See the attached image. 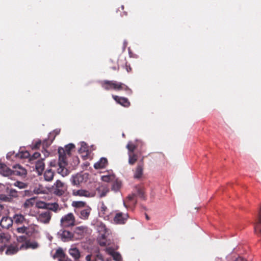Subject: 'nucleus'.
I'll use <instances>...</instances> for the list:
<instances>
[{"instance_id": "nucleus-1", "label": "nucleus", "mask_w": 261, "mask_h": 261, "mask_svg": "<svg viewBox=\"0 0 261 261\" xmlns=\"http://www.w3.org/2000/svg\"><path fill=\"white\" fill-rule=\"evenodd\" d=\"M74 147V145L70 143L65 146V148L59 147L58 149L59 161L57 172L62 176H65L69 174V170L65 168L67 165L66 156L70 155V151Z\"/></svg>"}, {"instance_id": "nucleus-2", "label": "nucleus", "mask_w": 261, "mask_h": 261, "mask_svg": "<svg viewBox=\"0 0 261 261\" xmlns=\"http://www.w3.org/2000/svg\"><path fill=\"white\" fill-rule=\"evenodd\" d=\"M96 229L100 236L98 240L99 245L101 246L109 245L110 243L107 240V237L110 233V230L102 222L97 223Z\"/></svg>"}, {"instance_id": "nucleus-3", "label": "nucleus", "mask_w": 261, "mask_h": 261, "mask_svg": "<svg viewBox=\"0 0 261 261\" xmlns=\"http://www.w3.org/2000/svg\"><path fill=\"white\" fill-rule=\"evenodd\" d=\"M101 86L105 90H124L125 91H129L131 92V90L125 84L120 82H117L114 81H108L105 80L101 83Z\"/></svg>"}, {"instance_id": "nucleus-4", "label": "nucleus", "mask_w": 261, "mask_h": 261, "mask_svg": "<svg viewBox=\"0 0 261 261\" xmlns=\"http://www.w3.org/2000/svg\"><path fill=\"white\" fill-rule=\"evenodd\" d=\"M61 225L63 227H68L75 225V218L72 213H68L61 219Z\"/></svg>"}, {"instance_id": "nucleus-5", "label": "nucleus", "mask_w": 261, "mask_h": 261, "mask_svg": "<svg viewBox=\"0 0 261 261\" xmlns=\"http://www.w3.org/2000/svg\"><path fill=\"white\" fill-rule=\"evenodd\" d=\"M88 175L86 173H77L72 176L71 182L74 186H79L87 178Z\"/></svg>"}, {"instance_id": "nucleus-6", "label": "nucleus", "mask_w": 261, "mask_h": 261, "mask_svg": "<svg viewBox=\"0 0 261 261\" xmlns=\"http://www.w3.org/2000/svg\"><path fill=\"white\" fill-rule=\"evenodd\" d=\"M57 237L62 241L66 242L73 240V234L69 231L61 229L57 233Z\"/></svg>"}, {"instance_id": "nucleus-7", "label": "nucleus", "mask_w": 261, "mask_h": 261, "mask_svg": "<svg viewBox=\"0 0 261 261\" xmlns=\"http://www.w3.org/2000/svg\"><path fill=\"white\" fill-rule=\"evenodd\" d=\"M91 208L89 206H85L82 210L76 211V215L81 219L84 220H88L91 212Z\"/></svg>"}, {"instance_id": "nucleus-8", "label": "nucleus", "mask_w": 261, "mask_h": 261, "mask_svg": "<svg viewBox=\"0 0 261 261\" xmlns=\"http://www.w3.org/2000/svg\"><path fill=\"white\" fill-rule=\"evenodd\" d=\"M51 217V213L48 211L40 213L38 216V220L41 223L47 224L49 222Z\"/></svg>"}, {"instance_id": "nucleus-9", "label": "nucleus", "mask_w": 261, "mask_h": 261, "mask_svg": "<svg viewBox=\"0 0 261 261\" xmlns=\"http://www.w3.org/2000/svg\"><path fill=\"white\" fill-rule=\"evenodd\" d=\"M14 170L13 175H17L22 178H24L27 174V171L25 169L20 165L17 164L13 166Z\"/></svg>"}, {"instance_id": "nucleus-10", "label": "nucleus", "mask_w": 261, "mask_h": 261, "mask_svg": "<svg viewBox=\"0 0 261 261\" xmlns=\"http://www.w3.org/2000/svg\"><path fill=\"white\" fill-rule=\"evenodd\" d=\"M72 194L74 196H84L86 197H93L95 195L94 193L83 189L73 190L72 191Z\"/></svg>"}, {"instance_id": "nucleus-11", "label": "nucleus", "mask_w": 261, "mask_h": 261, "mask_svg": "<svg viewBox=\"0 0 261 261\" xmlns=\"http://www.w3.org/2000/svg\"><path fill=\"white\" fill-rule=\"evenodd\" d=\"M47 153V155L44 154V158H41V160H38L36 162L35 169L38 174L40 175L42 174L45 167V164L43 162L44 159L48 155V153Z\"/></svg>"}, {"instance_id": "nucleus-12", "label": "nucleus", "mask_w": 261, "mask_h": 261, "mask_svg": "<svg viewBox=\"0 0 261 261\" xmlns=\"http://www.w3.org/2000/svg\"><path fill=\"white\" fill-rule=\"evenodd\" d=\"M254 228L255 233L261 236V206L259 211L257 221L254 223Z\"/></svg>"}, {"instance_id": "nucleus-13", "label": "nucleus", "mask_w": 261, "mask_h": 261, "mask_svg": "<svg viewBox=\"0 0 261 261\" xmlns=\"http://www.w3.org/2000/svg\"><path fill=\"white\" fill-rule=\"evenodd\" d=\"M127 217L128 215L127 214H123L122 213H118L116 214L114 218V221L116 223L123 224Z\"/></svg>"}, {"instance_id": "nucleus-14", "label": "nucleus", "mask_w": 261, "mask_h": 261, "mask_svg": "<svg viewBox=\"0 0 261 261\" xmlns=\"http://www.w3.org/2000/svg\"><path fill=\"white\" fill-rule=\"evenodd\" d=\"M13 171L5 164L0 163V173L5 176L13 175Z\"/></svg>"}, {"instance_id": "nucleus-15", "label": "nucleus", "mask_w": 261, "mask_h": 261, "mask_svg": "<svg viewBox=\"0 0 261 261\" xmlns=\"http://www.w3.org/2000/svg\"><path fill=\"white\" fill-rule=\"evenodd\" d=\"M13 220L8 217H4L1 219L0 225L3 228L8 229L12 225Z\"/></svg>"}, {"instance_id": "nucleus-16", "label": "nucleus", "mask_w": 261, "mask_h": 261, "mask_svg": "<svg viewBox=\"0 0 261 261\" xmlns=\"http://www.w3.org/2000/svg\"><path fill=\"white\" fill-rule=\"evenodd\" d=\"M106 251L109 254L113 256L114 260L115 261H121L122 257L120 254L117 252H115L113 249L108 247L106 249Z\"/></svg>"}, {"instance_id": "nucleus-17", "label": "nucleus", "mask_w": 261, "mask_h": 261, "mask_svg": "<svg viewBox=\"0 0 261 261\" xmlns=\"http://www.w3.org/2000/svg\"><path fill=\"white\" fill-rule=\"evenodd\" d=\"M113 98L118 103L120 104L121 105L127 107L129 106L130 103L128 100L127 98L125 97H119L118 96L116 95H112Z\"/></svg>"}, {"instance_id": "nucleus-18", "label": "nucleus", "mask_w": 261, "mask_h": 261, "mask_svg": "<svg viewBox=\"0 0 261 261\" xmlns=\"http://www.w3.org/2000/svg\"><path fill=\"white\" fill-rule=\"evenodd\" d=\"M39 247L38 244L34 241V242H26L24 244H22L20 247V249H28L29 248H31L32 249H35Z\"/></svg>"}, {"instance_id": "nucleus-19", "label": "nucleus", "mask_w": 261, "mask_h": 261, "mask_svg": "<svg viewBox=\"0 0 261 261\" xmlns=\"http://www.w3.org/2000/svg\"><path fill=\"white\" fill-rule=\"evenodd\" d=\"M108 161L105 158H101L99 161L96 162L94 165V167L96 169H102L106 167L107 165Z\"/></svg>"}, {"instance_id": "nucleus-20", "label": "nucleus", "mask_w": 261, "mask_h": 261, "mask_svg": "<svg viewBox=\"0 0 261 261\" xmlns=\"http://www.w3.org/2000/svg\"><path fill=\"white\" fill-rule=\"evenodd\" d=\"M72 205L74 207V212L76 213V211L77 210H82L85 208V206H88L85 202L83 201H73L72 203Z\"/></svg>"}, {"instance_id": "nucleus-21", "label": "nucleus", "mask_w": 261, "mask_h": 261, "mask_svg": "<svg viewBox=\"0 0 261 261\" xmlns=\"http://www.w3.org/2000/svg\"><path fill=\"white\" fill-rule=\"evenodd\" d=\"M55 173L51 169H47L44 173V180L46 181H51L54 177Z\"/></svg>"}, {"instance_id": "nucleus-22", "label": "nucleus", "mask_w": 261, "mask_h": 261, "mask_svg": "<svg viewBox=\"0 0 261 261\" xmlns=\"http://www.w3.org/2000/svg\"><path fill=\"white\" fill-rule=\"evenodd\" d=\"M25 221L24 216L21 214H15L13 217V222L17 225L23 224Z\"/></svg>"}, {"instance_id": "nucleus-23", "label": "nucleus", "mask_w": 261, "mask_h": 261, "mask_svg": "<svg viewBox=\"0 0 261 261\" xmlns=\"http://www.w3.org/2000/svg\"><path fill=\"white\" fill-rule=\"evenodd\" d=\"M96 191L99 195V197L101 198L105 196L109 191L108 188L101 186L96 189Z\"/></svg>"}, {"instance_id": "nucleus-24", "label": "nucleus", "mask_w": 261, "mask_h": 261, "mask_svg": "<svg viewBox=\"0 0 261 261\" xmlns=\"http://www.w3.org/2000/svg\"><path fill=\"white\" fill-rule=\"evenodd\" d=\"M59 204L57 202H48L47 210L51 211L55 213H57L61 210Z\"/></svg>"}, {"instance_id": "nucleus-25", "label": "nucleus", "mask_w": 261, "mask_h": 261, "mask_svg": "<svg viewBox=\"0 0 261 261\" xmlns=\"http://www.w3.org/2000/svg\"><path fill=\"white\" fill-rule=\"evenodd\" d=\"M136 196V194H132L129 195L127 197V201L129 203V207H135L137 204V201L135 197Z\"/></svg>"}, {"instance_id": "nucleus-26", "label": "nucleus", "mask_w": 261, "mask_h": 261, "mask_svg": "<svg viewBox=\"0 0 261 261\" xmlns=\"http://www.w3.org/2000/svg\"><path fill=\"white\" fill-rule=\"evenodd\" d=\"M142 174L143 166L142 165H138L134 173V178L139 179L141 177Z\"/></svg>"}, {"instance_id": "nucleus-27", "label": "nucleus", "mask_w": 261, "mask_h": 261, "mask_svg": "<svg viewBox=\"0 0 261 261\" xmlns=\"http://www.w3.org/2000/svg\"><path fill=\"white\" fill-rule=\"evenodd\" d=\"M69 253L75 259H77L80 257V252L76 248L69 249Z\"/></svg>"}, {"instance_id": "nucleus-28", "label": "nucleus", "mask_w": 261, "mask_h": 261, "mask_svg": "<svg viewBox=\"0 0 261 261\" xmlns=\"http://www.w3.org/2000/svg\"><path fill=\"white\" fill-rule=\"evenodd\" d=\"M128 163L130 165H133L138 160V156L134 153L128 152Z\"/></svg>"}, {"instance_id": "nucleus-29", "label": "nucleus", "mask_w": 261, "mask_h": 261, "mask_svg": "<svg viewBox=\"0 0 261 261\" xmlns=\"http://www.w3.org/2000/svg\"><path fill=\"white\" fill-rule=\"evenodd\" d=\"M18 251V248L16 246H10L8 247L6 253L8 255H12L16 253Z\"/></svg>"}, {"instance_id": "nucleus-30", "label": "nucleus", "mask_w": 261, "mask_h": 261, "mask_svg": "<svg viewBox=\"0 0 261 261\" xmlns=\"http://www.w3.org/2000/svg\"><path fill=\"white\" fill-rule=\"evenodd\" d=\"M107 207L105 205L103 202H101L100 203V208L99 212V215H106L107 217H108V215H107Z\"/></svg>"}, {"instance_id": "nucleus-31", "label": "nucleus", "mask_w": 261, "mask_h": 261, "mask_svg": "<svg viewBox=\"0 0 261 261\" xmlns=\"http://www.w3.org/2000/svg\"><path fill=\"white\" fill-rule=\"evenodd\" d=\"M87 227L84 226H78L75 228L74 232L79 235H82L87 230Z\"/></svg>"}, {"instance_id": "nucleus-32", "label": "nucleus", "mask_w": 261, "mask_h": 261, "mask_svg": "<svg viewBox=\"0 0 261 261\" xmlns=\"http://www.w3.org/2000/svg\"><path fill=\"white\" fill-rule=\"evenodd\" d=\"M121 181L117 179L113 182L112 187V190L115 192L118 191L121 188Z\"/></svg>"}, {"instance_id": "nucleus-33", "label": "nucleus", "mask_w": 261, "mask_h": 261, "mask_svg": "<svg viewBox=\"0 0 261 261\" xmlns=\"http://www.w3.org/2000/svg\"><path fill=\"white\" fill-rule=\"evenodd\" d=\"M53 257H54V258L60 257V258H63V257H65V254H64L62 249H61V248L58 249L56 250V253L54 255Z\"/></svg>"}, {"instance_id": "nucleus-34", "label": "nucleus", "mask_w": 261, "mask_h": 261, "mask_svg": "<svg viewBox=\"0 0 261 261\" xmlns=\"http://www.w3.org/2000/svg\"><path fill=\"white\" fill-rule=\"evenodd\" d=\"M60 129H55L52 133L49 134L48 139L50 141V143L53 141L55 138V137L60 133Z\"/></svg>"}, {"instance_id": "nucleus-35", "label": "nucleus", "mask_w": 261, "mask_h": 261, "mask_svg": "<svg viewBox=\"0 0 261 261\" xmlns=\"http://www.w3.org/2000/svg\"><path fill=\"white\" fill-rule=\"evenodd\" d=\"M52 189L53 193L57 196H61L64 193V188H57L53 186Z\"/></svg>"}, {"instance_id": "nucleus-36", "label": "nucleus", "mask_w": 261, "mask_h": 261, "mask_svg": "<svg viewBox=\"0 0 261 261\" xmlns=\"http://www.w3.org/2000/svg\"><path fill=\"white\" fill-rule=\"evenodd\" d=\"M126 148L128 150V152L134 153V151L136 149L137 146L132 142H129L127 144Z\"/></svg>"}, {"instance_id": "nucleus-37", "label": "nucleus", "mask_w": 261, "mask_h": 261, "mask_svg": "<svg viewBox=\"0 0 261 261\" xmlns=\"http://www.w3.org/2000/svg\"><path fill=\"white\" fill-rule=\"evenodd\" d=\"M48 202H45L43 201H39L37 203V206L39 208L46 209L48 208Z\"/></svg>"}, {"instance_id": "nucleus-38", "label": "nucleus", "mask_w": 261, "mask_h": 261, "mask_svg": "<svg viewBox=\"0 0 261 261\" xmlns=\"http://www.w3.org/2000/svg\"><path fill=\"white\" fill-rule=\"evenodd\" d=\"M28 230V228L27 227H25L24 226L19 227L16 228V230L18 233H25L27 234H29Z\"/></svg>"}, {"instance_id": "nucleus-39", "label": "nucleus", "mask_w": 261, "mask_h": 261, "mask_svg": "<svg viewBox=\"0 0 261 261\" xmlns=\"http://www.w3.org/2000/svg\"><path fill=\"white\" fill-rule=\"evenodd\" d=\"M101 179L105 182H110L114 179V176L113 175H103L101 176Z\"/></svg>"}, {"instance_id": "nucleus-40", "label": "nucleus", "mask_w": 261, "mask_h": 261, "mask_svg": "<svg viewBox=\"0 0 261 261\" xmlns=\"http://www.w3.org/2000/svg\"><path fill=\"white\" fill-rule=\"evenodd\" d=\"M7 192L9 194V195L10 196L13 197H17V192L15 190L13 189H7Z\"/></svg>"}, {"instance_id": "nucleus-41", "label": "nucleus", "mask_w": 261, "mask_h": 261, "mask_svg": "<svg viewBox=\"0 0 261 261\" xmlns=\"http://www.w3.org/2000/svg\"><path fill=\"white\" fill-rule=\"evenodd\" d=\"M16 156L20 158H28L30 156V154L28 151H21L19 154H16Z\"/></svg>"}, {"instance_id": "nucleus-42", "label": "nucleus", "mask_w": 261, "mask_h": 261, "mask_svg": "<svg viewBox=\"0 0 261 261\" xmlns=\"http://www.w3.org/2000/svg\"><path fill=\"white\" fill-rule=\"evenodd\" d=\"M14 185L16 187H18L19 189H25L27 187V185L24 182L21 181H16Z\"/></svg>"}, {"instance_id": "nucleus-43", "label": "nucleus", "mask_w": 261, "mask_h": 261, "mask_svg": "<svg viewBox=\"0 0 261 261\" xmlns=\"http://www.w3.org/2000/svg\"><path fill=\"white\" fill-rule=\"evenodd\" d=\"M137 195L141 198L144 199V195L143 190L140 188H137Z\"/></svg>"}, {"instance_id": "nucleus-44", "label": "nucleus", "mask_w": 261, "mask_h": 261, "mask_svg": "<svg viewBox=\"0 0 261 261\" xmlns=\"http://www.w3.org/2000/svg\"><path fill=\"white\" fill-rule=\"evenodd\" d=\"M54 188H64V184L59 180H57L54 184Z\"/></svg>"}, {"instance_id": "nucleus-45", "label": "nucleus", "mask_w": 261, "mask_h": 261, "mask_svg": "<svg viewBox=\"0 0 261 261\" xmlns=\"http://www.w3.org/2000/svg\"><path fill=\"white\" fill-rule=\"evenodd\" d=\"M87 150L86 143L83 142L81 143V148L79 149V151L81 153L85 152Z\"/></svg>"}, {"instance_id": "nucleus-46", "label": "nucleus", "mask_w": 261, "mask_h": 261, "mask_svg": "<svg viewBox=\"0 0 261 261\" xmlns=\"http://www.w3.org/2000/svg\"><path fill=\"white\" fill-rule=\"evenodd\" d=\"M40 156V153H39L38 152H36L34 153L32 156H30V160L33 161L35 159H37Z\"/></svg>"}, {"instance_id": "nucleus-47", "label": "nucleus", "mask_w": 261, "mask_h": 261, "mask_svg": "<svg viewBox=\"0 0 261 261\" xmlns=\"http://www.w3.org/2000/svg\"><path fill=\"white\" fill-rule=\"evenodd\" d=\"M17 240L19 242H26L27 237L25 236H20L17 237Z\"/></svg>"}, {"instance_id": "nucleus-48", "label": "nucleus", "mask_w": 261, "mask_h": 261, "mask_svg": "<svg viewBox=\"0 0 261 261\" xmlns=\"http://www.w3.org/2000/svg\"><path fill=\"white\" fill-rule=\"evenodd\" d=\"M1 199L4 200V201H9V199L10 198L6 195H1Z\"/></svg>"}, {"instance_id": "nucleus-49", "label": "nucleus", "mask_w": 261, "mask_h": 261, "mask_svg": "<svg viewBox=\"0 0 261 261\" xmlns=\"http://www.w3.org/2000/svg\"><path fill=\"white\" fill-rule=\"evenodd\" d=\"M96 257L99 260H100L101 261H104V259H103V258L102 257V255L101 254H100V253H98L96 255Z\"/></svg>"}, {"instance_id": "nucleus-50", "label": "nucleus", "mask_w": 261, "mask_h": 261, "mask_svg": "<svg viewBox=\"0 0 261 261\" xmlns=\"http://www.w3.org/2000/svg\"><path fill=\"white\" fill-rule=\"evenodd\" d=\"M49 165L50 167H56L57 163L56 161H51L49 163Z\"/></svg>"}, {"instance_id": "nucleus-51", "label": "nucleus", "mask_w": 261, "mask_h": 261, "mask_svg": "<svg viewBox=\"0 0 261 261\" xmlns=\"http://www.w3.org/2000/svg\"><path fill=\"white\" fill-rule=\"evenodd\" d=\"M4 239H8L7 237L5 236V234L0 233V239L3 240Z\"/></svg>"}, {"instance_id": "nucleus-52", "label": "nucleus", "mask_w": 261, "mask_h": 261, "mask_svg": "<svg viewBox=\"0 0 261 261\" xmlns=\"http://www.w3.org/2000/svg\"><path fill=\"white\" fill-rule=\"evenodd\" d=\"M86 260L87 261H92L91 260V256L90 255H88L86 257Z\"/></svg>"}, {"instance_id": "nucleus-53", "label": "nucleus", "mask_w": 261, "mask_h": 261, "mask_svg": "<svg viewBox=\"0 0 261 261\" xmlns=\"http://www.w3.org/2000/svg\"><path fill=\"white\" fill-rule=\"evenodd\" d=\"M40 144H41V142L40 141H38V142H36V144L34 146V148H38V147H39L40 146Z\"/></svg>"}, {"instance_id": "nucleus-54", "label": "nucleus", "mask_w": 261, "mask_h": 261, "mask_svg": "<svg viewBox=\"0 0 261 261\" xmlns=\"http://www.w3.org/2000/svg\"><path fill=\"white\" fill-rule=\"evenodd\" d=\"M235 261H246V260L243 258L239 257L237 258Z\"/></svg>"}, {"instance_id": "nucleus-55", "label": "nucleus", "mask_w": 261, "mask_h": 261, "mask_svg": "<svg viewBox=\"0 0 261 261\" xmlns=\"http://www.w3.org/2000/svg\"><path fill=\"white\" fill-rule=\"evenodd\" d=\"M123 205H124V206L125 207H126V208L127 207V205H126V203H125L124 201L123 202Z\"/></svg>"}, {"instance_id": "nucleus-56", "label": "nucleus", "mask_w": 261, "mask_h": 261, "mask_svg": "<svg viewBox=\"0 0 261 261\" xmlns=\"http://www.w3.org/2000/svg\"><path fill=\"white\" fill-rule=\"evenodd\" d=\"M124 47H125L126 45V42L125 41H124Z\"/></svg>"}, {"instance_id": "nucleus-57", "label": "nucleus", "mask_w": 261, "mask_h": 261, "mask_svg": "<svg viewBox=\"0 0 261 261\" xmlns=\"http://www.w3.org/2000/svg\"><path fill=\"white\" fill-rule=\"evenodd\" d=\"M98 259L97 258V257H96L95 258H94L93 260H92V261H97Z\"/></svg>"}, {"instance_id": "nucleus-58", "label": "nucleus", "mask_w": 261, "mask_h": 261, "mask_svg": "<svg viewBox=\"0 0 261 261\" xmlns=\"http://www.w3.org/2000/svg\"><path fill=\"white\" fill-rule=\"evenodd\" d=\"M146 219H147V220H148V219H149V217H148V216L147 215H146Z\"/></svg>"}, {"instance_id": "nucleus-59", "label": "nucleus", "mask_w": 261, "mask_h": 261, "mask_svg": "<svg viewBox=\"0 0 261 261\" xmlns=\"http://www.w3.org/2000/svg\"><path fill=\"white\" fill-rule=\"evenodd\" d=\"M9 153H9L7 154V159H8V158H9Z\"/></svg>"}, {"instance_id": "nucleus-60", "label": "nucleus", "mask_w": 261, "mask_h": 261, "mask_svg": "<svg viewBox=\"0 0 261 261\" xmlns=\"http://www.w3.org/2000/svg\"><path fill=\"white\" fill-rule=\"evenodd\" d=\"M129 70H131L130 67H129L128 69H127V70L128 72L129 71Z\"/></svg>"}, {"instance_id": "nucleus-61", "label": "nucleus", "mask_w": 261, "mask_h": 261, "mask_svg": "<svg viewBox=\"0 0 261 261\" xmlns=\"http://www.w3.org/2000/svg\"><path fill=\"white\" fill-rule=\"evenodd\" d=\"M129 70H131L130 67H129L128 69H127V70L128 72L129 71Z\"/></svg>"}]
</instances>
